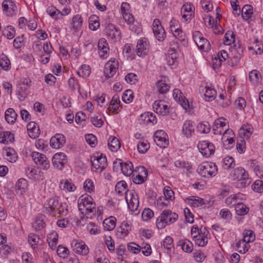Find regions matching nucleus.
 I'll return each mask as SVG.
<instances>
[{"label":"nucleus","instance_id":"nucleus-1","mask_svg":"<svg viewBox=\"0 0 263 263\" xmlns=\"http://www.w3.org/2000/svg\"><path fill=\"white\" fill-rule=\"evenodd\" d=\"M79 211L87 218H91L96 212V204L92 197L89 195L81 196L78 201Z\"/></svg>","mask_w":263,"mask_h":263},{"label":"nucleus","instance_id":"nucleus-2","mask_svg":"<svg viewBox=\"0 0 263 263\" xmlns=\"http://www.w3.org/2000/svg\"><path fill=\"white\" fill-rule=\"evenodd\" d=\"M178 217L176 213L168 210H164L157 218L156 226L158 229H163L166 225L171 224L176 221Z\"/></svg>","mask_w":263,"mask_h":263},{"label":"nucleus","instance_id":"nucleus-3","mask_svg":"<svg viewBox=\"0 0 263 263\" xmlns=\"http://www.w3.org/2000/svg\"><path fill=\"white\" fill-rule=\"evenodd\" d=\"M197 172L201 177L209 178L216 175L217 168L214 163L204 162L198 165Z\"/></svg>","mask_w":263,"mask_h":263},{"label":"nucleus","instance_id":"nucleus-4","mask_svg":"<svg viewBox=\"0 0 263 263\" xmlns=\"http://www.w3.org/2000/svg\"><path fill=\"white\" fill-rule=\"evenodd\" d=\"M243 54V48L239 43H235L230 49V64L232 66L236 65Z\"/></svg>","mask_w":263,"mask_h":263},{"label":"nucleus","instance_id":"nucleus-5","mask_svg":"<svg viewBox=\"0 0 263 263\" xmlns=\"http://www.w3.org/2000/svg\"><path fill=\"white\" fill-rule=\"evenodd\" d=\"M230 176L234 180L241 181L242 186H246L250 183L248 173L241 167L234 169L231 172Z\"/></svg>","mask_w":263,"mask_h":263},{"label":"nucleus","instance_id":"nucleus-6","mask_svg":"<svg viewBox=\"0 0 263 263\" xmlns=\"http://www.w3.org/2000/svg\"><path fill=\"white\" fill-rule=\"evenodd\" d=\"M91 163L93 168L101 172L106 167L107 159L105 155L97 154L91 157Z\"/></svg>","mask_w":263,"mask_h":263},{"label":"nucleus","instance_id":"nucleus-7","mask_svg":"<svg viewBox=\"0 0 263 263\" xmlns=\"http://www.w3.org/2000/svg\"><path fill=\"white\" fill-rule=\"evenodd\" d=\"M227 126L226 119L223 118H219L217 119L214 122V127L213 130L214 134L223 135V138L225 137L226 134H233L232 130H230L228 127L226 128L225 130L223 129Z\"/></svg>","mask_w":263,"mask_h":263},{"label":"nucleus","instance_id":"nucleus-8","mask_svg":"<svg viewBox=\"0 0 263 263\" xmlns=\"http://www.w3.org/2000/svg\"><path fill=\"white\" fill-rule=\"evenodd\" d=\"M193 36L194 41L199 49L204 52H207L210 50V42L202 36L199 31H195Z\"/></svg>","mask_w":263,"mask_h":263},{"label":"nucleus","instance_id":"nucleus-9","mask_svg":"<svg viewBox=\"0 0 263 263\" xmlns=\"http://www.w3.org/2000/svg\"><path fill=\"white\" fill-rule=\"evenodd\" d=\"M147 174V171L144 166L137 167L132 174L133 182L137 184L143 183L146 180Z\"/></svg>","mask_w":263,"mask_h":263},{"label":"nucleus","instance_id":"nucleus-10","mask_svg":"<svg viewBox=\"0 0 263 263\" xmlns=\"http://www.w3.org/2000/svg\"><path fill=\"white\" fill-rule=\"evenodd\" d=\"M125 199L129 209L132 212L139 213L138 208L139 206V200L137 195L134 192H125Z\"/></svg>","mask_w":263,"mask_h":263},{"label":"nucleus","instance_id":"nucleus-11","mask_svg":"<svg viewBox=\"0 0 263 263\" xmlns=\"http://www.w3.org/2000/svg\"><path fill=\"white\" fill-rule=\"evenodd\" d=\"M31 157L34 162L40 166L41 168L44 170H47L50 167L49 161L46 157L39 152H33L31 154Z\"/></svg>","mask_w":263,"mask_h":263},{"label":"nucleus","instance_id":"nucleus-12","mask_svg":"<svg viewBox=\"0 0 263 263\" xmlns=\"http://www.w3.org/2000/svg\"><path fill=\"white\" fill-rule=\"evenodd\" d=\"M197 147L201 154L206 157L210 156L215 152L214 145L208 141L200 142Z\"/></svg>","mask_w":263,"mask_h":263},{"label":"nucleus","instance_id":"nucleus-13","mask_svg":"<svg viewBox=\"0 0 263 263\" xmlns=\"http://www.w3.org/2000/svg\"><path fill=\"white\" fill-rule=\"evenodd\" d=\"M136 53L139 57L146 55L149 50V43L146 38L143 37L138 40L136 46Z\"/></svg>","mask_w":263,"mask_h":263},{"label":"nucleus","instance_id":"nucleus-14","mask_svg":"<svg viewBox=\"0 0 263 263\" xmlns=\"http://www.w3.org/2000/svg\"><path fill=\"white\" fill-rule=\"evenodd\" d=\"M193 6L191 3H185L181 7V14L184 22L189 23L194 16Z\"/></svg>","mask_w":263,"mask_h":263},{"label":"nucleus","instance_id":"nucleus-15","mask_svg":"<svg viewBox=\"0 0 263 263\" xmlns=\"http://www.w3.org/2000/svg\"><path fill=\"white\" fill-rule=\"evenodd\" d=\"M152 29L153 33L157 39L159 41H163L165 37V32L159 20L155 19L154 20Z\"/></svg>","mask_w":263,"mask_h":263},{"label":"nucleus","instance_id":"nucleus-16","mask_svg":"<svg viewBox=\"0 0 263 263\" xmlns=\"http://www.w3.org/2000/svg\"><path fill=\"white\" fill-rule=\"evenodd\" d=\"M118 67V63L115 59L107 62L104 66V73L106 77L111 78L116 73Z\"/></svg>","mask_w":263,"mask_h":263},{"label":"nucleus","instance_id":"nucleus-17","mask_svg":"<svg viewBox=\"0 0 263 263\" xmlns=\"http://www.w3.org/2000/svg\"><path fill=\"white\" fill-rule=\"evenodd\" d=\"M166 134L164 131L160 130L156 132L154 135V140L159 147L164 148L168 144V140L166 138Z\"/></svg>","mask_w":263,"mask_h":263},{"label":"nucleus","instance_id":"nucleus-18","mask_svg":"<svg viewBox=\"0 0 263 263\" xmlns=\"http://www.w3.org/2000/svg\"><path fill=\"white\" fill-rule=\"evenodd\" d=\"M153 108L155 112L160 115L165 116L169 112V108L164 101H156L153 105Z\"/></svg>","mask_w":263,"mask_h":263},{"label":"nucleus","instance_id":"nucleus-19","mask_svg":"<svg viewBox=\"0 0 263 263\" xmlns=\"http://www.w3.org/2000/svg\"><path fill=\"white\" fill-rule=\"evenodd\" d=\"M59 203V200L56 198L49 199L44 205V211L47 214H53L57 212Z\"/></svg>","mask_w":263,"mask_h":263},{"label":"nucleus","instance_id":"nucleus-20","mask_svg":"<svg viewBox=\"0 0 263 263\" xmlns=\"http://www.w3.org/2000/svg\"><path fill=\"white\" fill-rule=\"evenodd\" d=\"M2 8L7 16L13 15L16 11V6L12 0H4L2 3Z\"/></svg>","mask_w":263,"mask_h":263},{"label":"nucleus","instance_id":"nucleus-21","mask_svg":"<svg viewBox=\"0 0 263 263\" xmlns=\"http://www.w3.org/2000/svg\"><path fill=\"white\" fill-rule=\"evenodd\" d=\"M209 234V232L206 228L201 227L200 228V234L197 236L196 238L193 239L196 245L199 247L205 246L208 243V235Z\"/></svg>","mask_w":263,"mask_h":263},{"label":"nucleus","instance_id":"nucleus-22","mask_svg":"<svg viewBox=\"0 0 263 263\" xmlns=\"http://www.w3.org/2000/svg\"><path fill=\"white\" fill-rule=\"evenodd\" d=\"M106 32L108 37L114 42H116L120 39L121 32L120 30L118 29L112 24L107 25L106 27Z\"/></svg>","mask_w":263,"mask_h":263},{"label":"nucleus","instance_id":"nucleus-23","mask_svg":"<svg viewBox=\"0 0 263 263\" xmlns=\"http://www.w3.org/2000/svg\"><path fill=\"white\" fill-rule=\"evenodd\" d=\"M52 161L55 167L61 170L67 163L66 156L62 153H57L53 155Z\"/></svg>","mask_w":263,"mask_h":263},{"label":"nucleus","instance_id":"nucleus-24","mask_svg":"<svg viewBox=\"0 0 263 263\" xmlns=\"http://www.w3.org/2000/svg\"><path fill=\"white\" fill-rule=\"evenodd\" d=\"M65 143V138L63 135L57 134L50 140V146L53 148H59Z\"/></svg>","mask_w":263,"mask_h":263},{"label":"nucleus","instance_id":"nucleus-25","mask_svg":"<svg viewBox=\"0 0 263 263\" xmlns=\"http://www.w3.org/2000/svg\"><path fill=\"white\" fill-rule=\"evenodd\" d=\"M29 136L32 139H35L40 135V128L35 122H30L27 125Z\"/></svg>","mask_w":263,"mask_h":263},{"label":"nucleus","instance_id":"nucleus-26","mask_svg":"<svg viewBox=\"0 0 263 263\" xmlns=\"http://www.w3.org/2000/svg\"><path fill=\"white\" fill-rule=\"evenodd\" d=\"M173 96L176 101L180 103V104L185 109H187L189 107L188 101L185 100V98L182 96V93L178 89H175L173 90Z\"/></svg>","mask_w":263,"mask_h":263},{"label":"nucleus","instance_id":"nucleus-27","mask_svg":"<svg viewBox=\"0 0 263 263\" xmlns=\"http://www.w3.org/2000/svg\"><path fill=\"white\" fill-rule=\"evenodd\" d=\"M73 248V250L76 253L81 255H86L89 252L88 247L83 241L78 242L76 241Z\"/></svg>","mask_w":263,"mask_h":263},{"label":"nucleus","instance_id":"nucleus-28","mask_svg":"<svg viewBox=\"0 0 263 263\" xmlns=\"http://www.w3.org/2000/svg\"><path fill=\"white\" fill-rule=\"evenodd\" d=\"M182 132L187 138L191 137L194 132L193 122L190 120L185 121L182 126Z\"/></svg>","mask_w":263,"mask_h":263},{"label":"nucleus","instance_id":"nucleus-29","mask_svg":"<svg viewBox=\"0 0 263 263\" xmlns=\"http://www.w3.org/2000/svg\"><path fill=\"white\" fill-rule=\"evenodd\" d=\"M202 91L204 93V99L206 101H212L215 99L216 91L214 88L206 86Z\"/></svg>","mask_w":263,"mask_h":263},{"label":"nucleus","instance_id":"nucleus-30","mask_svg":"<svg viewBox=\"0 0 263 263\" xmlns=\"http://www.w3.org/2000/svg\"><path fill=\"white\" fill-rule=\"evenodd\" d=\"M27 188V183L26 179L21 178L17 180L15 184V191L18 194L22 195Z\"/></svg>","mask_w":263,"mask_h":263},{"label":"nucleus","instance_id":"nucleus-31","mask_svg":"<svg viewBox=\"0 0 263 263\" xmlns=\"http://www.w3.org/2000/svg\"><path fill=\"white\" fill-rule=\"evenodd\" d=\"M235 210L237 215L243 216L248 214L249 211V208L243 203L239 201L235 204Z\"/></svg>","mask_w":263,"mask_h":263},{"label":"nucleus","instance_id":"nucleus-32","mask_svg":"<svg viewBox=\"0 0 263 263\" xmlns=\"http://www.w3.org/2000/svg\"><path fill=\"white\" fill-rule=\"evenodd\" d=\"M60 188L68 192H74L76 190V186L72 181L67 179L61 181Z\"/></svg>","mask_w":263,"mask_h":263},{"label":"nucleus","instance_id":"nucleus-33","mask_svg":"<svg viewBox=\"0 0 263 263\" xmlns=\"http://www.w3.org/2000/svg\"><path fill=\"white\" fill-rule=\"evenodd\" d=\"M17 117L16 113L12 108L7 109L5 111V120L9 123H14L17 119Z\"/></svg>","mask_w":263,"mask_h":263},{"label":"nucleus","instance_id":"nucleus-34","mask_svg":"<svg viewBox=\"0 0 263 263\" xmlns=\"http://www.w3.org/2000/svg\"><path fill=\"white\" fill-rule=\"evenodd\" d=\"M3 154L5 158L10 162H15L17 159V157L13 148H7L3 151Z\"/></svg>","mask_w":263,"mask_h":263},{"label":"nucleus","instance_id":"nucleus-35","mask_svg":"<svg viewBox=\"0 0 263 263\" xmlns=\"http://www.w3.org/2000/svg\"><path fill=\"white\" fill-rule=\"evenodd\" d=\"M46 11L48 15L55 20H60L62 18L61 12L54 6H49Z\"/></svg>","mask_w":263,"mask_h":263},{"label":"nucleus","instance_id":"nucleus-36","mask_svg":"<svg viewBox=\"0 0 263 263\" xmlns=\"http://www.w3.org/2000/svg\"><path fill=\"white\" fill-rule=\"evenodd\" d=\"M116 219L113 216L106 218L103 222V226L107 231L112 230L116 226Z\"/></svg>","mask_w":263,"mask_h":263},{"label":"nucleus","instance_id":"nucleus-37","mask_svg":"<svg viewBox=\"0 0 263 263\" xmlns=\"http://www.w3.org/2000/svg\"><path fill=\"white\" fill-rule=\"evenodd\" d=\"M45 216L43 215H39L33 223V227L36 231L42 230L45 227Z\"/></svg>","mask_w":263,"mask_h":263},{"label":"nucleus","instance_id":"nucleus-38","mask_svg":"<svg viewBox=\"0 0 263 263\" xmlns=\"http://www.w3.org/2000/svg\"><path fill=\"white\" fill-rule=\"evenodd\" d=\"M243 196L244 195L240 193L232 195L226 199V203L227 205L233 204L235 206V204L237 203L239 200L243 199Z\"/></svg>","mask_w":263,"mask_h":263},{"label":"nucleus","instance_id":"nucleus-39","mask_svg":"<svg viewBox=\"0 0 263 263\" xmlns=\"http://www.w3.org/2000/svg\"><path fill=\"white\" fill-rule=\"evenodd\" d=\"M109 149L112 151H117L120 147V142L115 137H110L108 141Z\"/></svg>","mask_w":263,"mask_h":263},{"label":"nucleus","instance_id":"nucleus-40","mask_svg":"<svg viewBox=\"0 0 263 263\" xmlns=\"http://www.w3.org/2000/svg\"><path fill=\"white\" fill-rule=\"evenodd\" d=\"M47 241L49 247L52 249H54L55 248L58 241V233L55 231L51 232L48 236Z\"/></svg>","mask_w":263,"mask_h":263},{"label":"nucleus","instance_id":"nucleus-41","mask_svg":"<svg viewBox=\"0 0 263 263\" xmlns=\"http://www.w3.org/2000/svg\"><path fill=\"white\" fill-rule=\"evenodd\" d=\"M133 164L130 161L123 162L121 169L122 172L126 176H129L133 174L134 171L133 170Z\"/></svg>","mask_w":263,"mask_h":263},{"label":"nucleus","instance_id":"nucleus-42","mask_svg":"<svg viewBox=\"0 0 263 263\" xmlns=\"http://www.w3.org/2000/svg\"><path fill=\"white\" fill-rule=\"evenodd\" d=\"M253 14V7L250 5H245L241 9V15L243 19L250 18Z\"/></svg>","mask_w":263,"mask_h":263},{"label":"nucleus","instance_id":"nucleus-43","mask_svg":"<svg viewBox=\"0 0 263 263\" xmlns=\"http://www.w3.org/2000/svg\"><path fill=\"white\" fill-rule=\"evenodd\" d=\"M249 80L254 84H258L261 81V76L257 70L251 71L249 75Z\"/></svg>","mask_w":263,"mask_h":263},{"label":"nucleus","instance_id":"nucleus-44","mask_svg":"<svg viewBox=\"0 0 263 263\" xmlns=\"http://www.w3.org/2000/svg\"><path fill=\"white\" fill-rule=\"evenodd\" d=\"M131 231L130 225L126 221H123L121 224V226L118 230V233L121 234L122 236H126L129 232Z\"/></svg>","mask_w":263,"mask_h":263},{"label":"nucleus","instance_id":"nucleus-45","mask_svg":"<svg viewBox=\"0 0 263 263\" xmlns=\"http://www.w3.org/2000/svg\"><path fill=\"white\" fill-rule=\"evenodd\" d=\"M182 250L186 253H191L193 250V245L190 240L184 239L179 241Z\"/></svg>","mask_w":263,"mask_h":263},{"label":"nucleus","instance_id":"nucleus-46","mask_svg":"<svg viewBox=\"0 0 263 263\" xmlns=\"http://www.w3.org/2000/svg\"><path fill=\"white\" fill-rule=\"evenodd\" d=\"M253 127L250 125H243L240 129V134L243 135L244 138H249L252 134Z\"/></svg>","mask_w":263,"mask_h":263},{"label":"nucleus","instance_id":"nucleus-47","mask_svg":"<svg viewBox=\"0 0 263 263\" xmlns=\"http://www.w3.org/2000/svg\"><path fill=\"white\" fill-rule=\"evenodd\" d=\"M37 171L35 168L29 167L26 170V174L30 179L38 180L40 179V176L37 173Z\"/></svg>","mask_w":263,"mask_h":263},{"label":"nucleus","instance_id":"nucleus-48","mask_svg":"<svg viewBox=\"0 0 263 263\" xmlns=\"http://www.w3.org/2000/svg\"><path fill=\"white\" fill-rule=\"evenodd\" d=\"M83 20L80 15H76L72 17L71 25L73 29L78 30L81 28Z\"/></svg>","mask_w":263,"mask_h":263},{"label":"nucleus","instance_id":"nucleus-49","mask_svg":"<svg viewBox=\"0 0 263 263\" xmlns=\"http://www.w3.org/2000/svg\"><path fill=\"white\" fill-rule=\"evenodd\" d=\"M91 73L90 67L88 65H83L77 71V74L82 77H87Z\"/></svg>","mask_w":263,"mask_h":263},{"label":"nucleus","instance_id":"nucleus-50","mask_svg":"<svg viewBox=\"0 0 263 263\" xmlns=\"http://www.w3.org/2000/svg\"><path fill=\"white\" fill-rule=\"evenodd\" d=\"M99 26L100 23L99 21V18L95 15L91 16L89 19V28L91 30L95 31L97 30Z\"/></svg>","mask_w":263,"mask_h":263},{"label":"nucleus","instance_id":"nucleus-51","mask_svg":"<svg viewBox=\"0 0 263 263\" xmlns=\"http://www.w3.org/2000/svg\"><path fill=\"white\" fill-rule=\"evenodd\" d=\"M13 135L9 132H4L0 133V142L4 144H7L9 141L13 139Z\"/></svg>","mask_w":263,"mask_h":263},{"label":"nucleus","instance_id":"nucleus-52","mask_svg":"<svg viewBox=\"0 0 263 263\" xmlns=\"http://www.w3.org/2000/svg\"><path fill=\"white\" fill-rule=\"evenodd\" d=\"M247 243L248 242L245 241L243 239L239 240L236 244L237 251L240 253H245L249 250Z\"/></svg>","mask_w":263,"mask_h":263},{"label":"nucleus","instance_id":"nucleus-53","mask_svg":"<svg viewBox=\"0 0 263 263\" xmlns=\"http://www.w3.org/2000/svg\"><path fill=\"white\" fill-rule=\"evenodd\" d=\"M235 42V34L233 32L228 31L225 34L223 39V43L226 45H230Z\"/></svg>","mask_w":263,"mask_h":263},{"label":"nucleus","instance_id":"nucleus-54","mask_svg":"<svg viewBox=\"0 0 263 263\" xmlns=\"http://www.w3.org/2000/svg\"><path fill=\"white\" fill-rule=\"evenodd\" d=\"M234 166L235 160L232 157L228 156L225 157L223 159L222 166L224 169H229L230 168H233Z\"/></svg>","mask_w":263,"mask_h":263},{"label":"nucleus","instance_id":"nucleus-55","mask_svg":"<svg viewBox=\"0 0 263 263\" xmlns=\"http://www.w3.org/2000/svg\"><path fill=\"white\" fill-rule=\"evenodd\" d=\"M149 148V144L146 140H141L137 144V149L140 153L144 154Z\"/></svg>","mask_w":263,"mask_h":263},{"label":"nucleus","instance_id":"nucleus-56","mask_svg":"<svg viewBox=\"0 0 263 263\" xmlns=\"http://www.w3.org/2000/svg\"><path fill=\"white\" fill-rule=\"evenodd\" d=\"M197 130L203 134H208L210 132L211 128L209 122H201L198 124L197 126Z\"/></svg>","mask_w":263,"mask_h":263},{"label":"nucleus","instance_id":"nucleus-57","mask_svg":"<svg viewBox=\"0 0 263 263\" xmlns=\"http://www.w3.org/2000/svg\"><path fill=\"white\" fill-rule=\"evenodd\" d=\"M157 88L160 93H164L168 91L170 87L164 81L160 80L157 83Z\"/></svg>","mask_w":263,"mask_h":263},{"label":"nucleus","instance_id":"nucleus-58","mask_svg":"<svg viewBox=\"0 0 263 263\" xmlns=\"http://www.w3.org/2000/svg\"><path fill=\"white\" fill-rule=\"evenodd\" d=\"M40 241L41 240L37 235L34 233L29 234L28 241L33 248H35V246L39 245Z\"/></svg>","mask_w":263,"mask_h":263},{"label":"nucleus","instance_id":"nucleus-59","mask_svg":"<svg viewBox=\"0 0 263 263\" xmlns=\"http://www.w3.org/2000/svg\"><path fill=\"white\" fill-rule=\"evenodd\" d=\"M15 30L11 26H7L3 31V34L8 39H12L14 37Z\"/></svg>","mask_w":263,"mask_h":263},{"label":"nucleus","instance_id":"nucleus-60","mask_svg":"<svg viewBox=\"0 0 263 263\" xmlns=\"http://www.w3.org/2000/svg\"><path fill=\"white\" fill-rule=\"evenodd\" d=\"M134 98V93L130 89L126 90L122 95V99L125 103L132 102Z\"/></svg>","mask_w":263,"mask_h":263},{"label":"nucleus","instance_id":"nucleus-61","mask_svg":"<svg viewBox=\"0 0 263 263\" xmlns=\"http://www.w3.org/2000/svg\"><path fill=\"white\" fill-rule=\"evenodd\" d=\"M189 199L191 201V205L194 207L201 206L204 203L203 199L198 197L192 196Z\"/></svg>","mask_w":263,"mask_h":263},{"label":"nucleus","instance_id":"nucleus-62","mask_svg":"<svg viewBox=\"0 0 263 263\" xmlns=\"http://www.w3.org/2000/svg\"><path fill=\"white\" fill-rule=\"evenodd\" d=\"M68 205L66 203H59L57 212L60 215L66 216L68 214Z\"/></svg>","mask_w":263,"mask_h":263},{"label":"nucleus","instance_id":"nucleus-63","mask_svg":"<svg viewBox=\"0 0 263 263\" xmlns=\"http://www.w3.org/2000/svg\"><path fill=\"white\" fill-rule=\"evenodd\" d=\"M84 188L86 192L90 193L94 192L95 185L93 181L89 179H87L84 183Z\"/></svg>","mask_w":263,"mask_h":263},{"label":"nucleus","instance_id":"nucleus-64","mask_svg":"<svg viewBox=\"0 0 263 263\" xmlns=\"http://www.w3.org/2000/svg\"><path fill=\"white\" fill-rule=\"evenodd\" d=\"M252 189L256 192H263V181L258 180L255 181L252 184Z\"/></svg>","mask_w":263,"mask_h":263}]
</instances>
